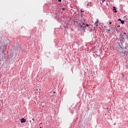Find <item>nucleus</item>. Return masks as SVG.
Instances as JSON below:
<instances>
[{"instance_id": "2", "label": "nucleus", "mask_w": 128, "mask_h": 128, "mask_svg": "<svg viewBox=\"0 0 128 128\" xmlns=\"http://www.w3.org/2000/svg\"><path fill=\"white\" fill-rule=\"evenodd\" d=\"M20 122L22 123L26 122V119H24V118H22L20 119Z\"/></svg>"}, {"instance_id": "24", "label": "nucleus", "mask_w": 128, "mask_h": 128, "mask_svg": "<svg viewBox=\"0 0 128 128\" xmlns=\"http://www.w3.org/2000/svg\"><path fill=\"white\" fill-rule=\"evenodd\" d=\"M40 128H42V127H40Z\"/></svg>"}, {"instance_id": "4", "label": "nucleus", "mask_w": 128, "mask_h": 128, "mask_svg": "<svg viewBox=\"0 0 128 128\" xmlns=\"http://www.w3.org/2000/svg\"><path fill=\"white\" fill-rule=\"evenodd\" d=\"M121 24H124V21L121 20Z\"/></svg>"}, {"instance_id": "8", "label": "nucleus", "mask_w": 128, "mask_h": 128, "mask_svg": "<svg viewBox=\"0 0 128 128\" xmlns=\"http://www.w3.org/2000/svg\"><path fill=\"white\" fill-rule=\"evenodd\" d=\"M118 21H120V22H121V20H122V19H120V18H119V19H118Z\"/></svg>"}, {"instance_id": "11", "label": "nucleus", "mask_w": 128, "mask_h": 128, "mask_svg": "<svg viewBox=\"0 0 128 128\" xmlns=\"http://www.w3.org/2000/svg\"><path fill=\"white\" fill-rule=\"evenodd\" d=\"M109 23V24H112V22H110Z\"/></svg>"}, {"instance_id": "22", "label": "nucleus", "mask_w": 128, "mask_h": 128, "mask_svg": "<svg viewBox=\"0 0 128 128\" xmlns=\"http://www.w3.org/2000/svg\"><path fill=\"white\" fill-rule=\"evenodd\" d=\"M100 4H102V2H100Z\"/></svg>"}, {"instance_id": "19", "label": "nucleus", "mask_w": 128, "mask_h": 128, "mask_svg": "<svg viewBox=\"0 0 128 128\" xmlns=\"http://www.w3.org/2000/svg\"><path fill=\"white\" fill-rule=\"evenodd\" d=\"M123 40H124V38H123Z\"/></svg>"}, {"instance_id": "12", "label": "nucleus", "mask_w": 128, "mask_h": 128, "mask_svg": "<svg viewBox=\"0 0 128 128\" xmlns=\"http://www.w3.org/2000/svg\"><path fill=\"white\" fill-rule=\"evenodd\" d=\"M98 26V24H96L94 26Z\"/></svg>"}, {"instance_id": "23", "label": "nucleus", "mask_w": 128, "mask_h": 128, "mask_svg": "<svg viewBox=\"0 0 128 128\" xmlns=\"http://www.w3.org/2000/svg\"><path fill=\"white\" fill-rule=\"evenodd\" d=\"M114 125H116V123H115V124H114Z\"/></svg>"}, {"instance_id": "18", "label": "nucleus", "mask_w": 128, "mask_h": 128, "mask_svg": "<svg viewBox=\"0 0 128 128\" xmlns=\"http://www.w3.org/2000/svg\"><path fill=\"white\" fill-rule=\"evenodd\" d=\"M108 32H110V30L109 29V30H108Z\"/></svg>"}, {"instance_id": "3", "label": "nucleus", "mask_w": 128, "mask_h": 128, "mask_svg": "<svg viewBox=\"0 0 128 128\" xmlns=\"http://www.w3.org/2000/svg\"><path fill=\"white\" fill-rule=\"evenodd\" d=\"M99 22H98V19H97L96 21V22L94 24H98Z\"/></svg>"}, {"instance_id": "10", "label": "nucleus", "mask_w": 128, "mask_h": 128, "mask_svg": "<svg viewBox=\"0 0 128 128\" xmlns=\"http://www.w3.org/2000/svg\"><path fill=\"white\" fill-rule=\"evenodd\" d=\"M104 0H102V4H104Z\"/></svg>"}, {"instance_id": "20", "label": "nucleus", "mask_w": 128, "mask_h": 128, "mask_svg": "<svg viewBox=\"0 0 128 128\" xmlns=\"http://www.w3.org/2000/svg\"><path fill=\"white\" fill-rule=\"evenodd\" d=\"M106 110H108V108H106Z\"/></svg>"}, {"instance_id": "14", "label": "nucleus", "mask_w": 128, "mask_h": 128, "mask_svg": "<svg viewBox=\"0 0 128 128\" xmlns=\"http://www.w3.org/2000/svg\"><path fill=\"white\" fill-rule=\"evenodd\" d=\"M32 120H33V122H34V118H32Z\"/></svg>"}, {"instance_id": "16", "label": "nucleus", "mask_w": 128, "mask_h": 128, "mask_svg": "<svg viewBox=\"0 0 128 128\" xmlns=\"http://www.w3.org/2000/svg\"><path fill=\"white\" fill-rule=\"evenodd\" d=\"M124 34H126V32H124Z\"/></svg>"}, {"instance_id": "17", "label": "nucleus", "mask_w": 128, "mask_h": 128, "mask_svg": "<svg viewBox=\"0 0 128 128\" xmlns=\"http://www.w3.org/2000/svg\"><path fill=\"white\" fill-rule=\"evenodd\" d=\"M120 26L118 25V28H120Z\"/></svg>"}, {"instance_id": "21", "label": "nucleus", "mask_w": 128, "mask_h": 128, "mask_svg": "<svg viewBox=\"0 0 128 128\" xmlns=\"http://www.w3.org/2000/svg\"><path fill=\"white\" fill-rule=\"evenodd\" d=\"M42 124V122H41V123H40V124Z\"/></svg>"}, {"instance_id": "9", "label": "nucleus", "mask_w": 128, "mask_h": 128, "mask_svg": "<svg viewBox=\"0 0 128 128\" xmlns=\"http://www.w3.org/2000/svg\"><path fill=\"white\" fill-rule=\"evenodd\" d=\"M114 12H118V10H116Z\"/></svg>"}, {"instance_id": "15", "label": "nucleus", "mask_w": 128, "mask_h": 128, "mask_svg": "<svg viewBox=\"0 0 128 128\" xmlns=\"http://www.w3.org/2000/svg\"><path fill=\"white\" fill-rule=\"evenodd\" d=\"M58 1L59 2H62V0H58Z\"/></svg>"}, {"instance_id": "7", "label": "nucleus", "mask_w": 128, "mask_h": 128, "mask_svg": "<svg viewBox=\"0 0 128 128\" xmlns=\"http://www.w3.org/2000/svg\"><path fill=\"white\" fill-rule=\"evenodd\" d=\"M113 10H116V7H114Z\"/></svg>"}, {"instance_id": "5", "label": "nucleus", "mask_w": 128, "mask_h": 128, "mask_svg": "<svg viewBox=\"0 0 128 128\" xmlns=\"http://www.w3.org/2000/svg\"><path fill=\"white\" fill-rule=\"evenodd\" d=\"M62 10H66V8H62Z\"/></svg>"}, {"instance_id": "13", "label": "nucleus", "mask_w": 128, "mask_h": 128, "mask_svg": "<svg viewBox=\"0 0 128 128\" xmlns=\"http://www.w3.org/2000/svg\"><path fill=\"white\" fill-rule=\"evenodd\" d=\"M98 26V24H96L94 26Z\"/></svg>"}, {"instance_id": "6", "label": "nucleus", "mask_w": 128, "mask_h": 128, "mask_svg": "<svg viewBox=\"0 0 128 128\" xmlns=\"http://www.w3.org/2000/svg\"><path fill=\"white\" fill-rule=\"evenodd\" d=\"M91 26V25H90V24H89V25H88V24H86V26Z\"/></svg>"}, {"instance_id": "25", "label": "nucleus", "mask_w": 128, "mask_h": 128, "mask_svg": "<svg viewBox=\"0 0 128 128\" xmlns=\"http://www.w3.org/2000/svg\"><path fill=\"white\" fill-rule=\"evenodd\" d=\"M112 26H110V27H111Z\"/></svg>"}, {"instance_id": "1", "label": "nucleus", "mask_w": 128, "mask_h": 128, "mask_svg": "<svg viewBox=\"0 0 128 128\" xmlns=\"http://www.w3.org/2000/svg\"><path fill=\"white\" fill-rule=\"evenodd\" d=\"M78 28H86V24L84 22H80L78 25Z\"/></svg>"}]
</instances>
